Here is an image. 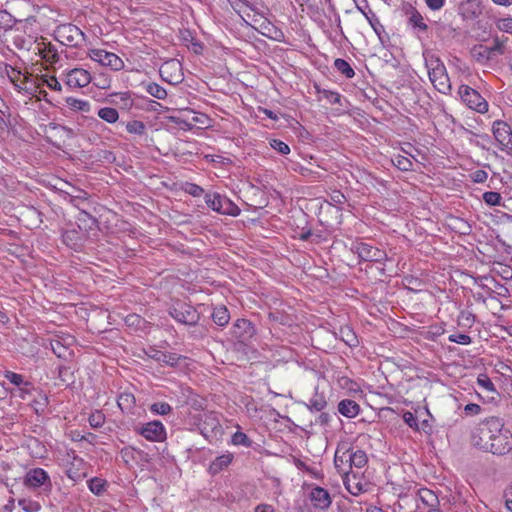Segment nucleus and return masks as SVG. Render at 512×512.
I'll list each match as a JSON object with an SVG mask.
<instances>
[{"label": "nucleus", "mask_w": 512, "mask_h": 512, "mask_svg": "<svg viewBox=\"0 0 512 512\" xmlns=\"http://www.w3.org/2000/svg\"><path fill=\"white\" fill-rule=\"evenodd\" d=\"M349 461L351 462V468H363L368 462V457L365 451L354 448L350 443Z\"/></svg>", "instance_id": "20"}, {"label": "nucleus", "mask_w": 512, "mask_h": 512, "mask_svg": "<svg viewBox=\"0 0 512 512\" xmlns=\"http://www.w3.org/2000/svg\"><path fill=\"white\" fill-rule=\"evenodd\" d=\"M425 3L431 10L437 11L444 6L445 0H425Z\"/></svg>", "instance_id": "59"}, {"label": "nucleus", "mask_w": 512, "mask_h": 512, "mask_svg": "<svg viewBox=\"0 0 512 512\" xmlns=\"http://www.w3.org/2000/svg\"><path fill=\"white\" fill-rule=\"evenodd\" d=\"M474 57L479 62H485L493 59L491 52H489L487 47L484 46H479L478 49H474Z\"/></svg>", "instance_id": "45"}, {"label": "nucleus", "mask_w": 512, "mask_h": 512, "mask_svg": "<svg viewBox=\"0 0 512 512\" xmlns=\"http://www.w3.org/2000/svg\"><path fill=\"white\" fill-rule=\"evenodd\" d=\"M43 83L47 85L51 90L60 92L62 90V85L57 80L55 76H44L43 77Z\"/></svg>", "instance_id": "50"}, {"label": "nucleus", "mask_w": 512, "mask_h": 512, "mask_svg": "<svg viewBox=\"0 0 512 512\" xmlns=\"http://www.w3.org/2000/svg\"><path fill=\"white\" fill-rule=\"evenodd\" d=\"M106 486V481L95 477L88 481V487L92 493L95 495H100L104 490Z\"/></svg>", "instance_id": "38"}, {"label": "nucleus", "mask_w": 512, "mask_h": 512, "mask_svg": "<svg viewBox=\"0 0 512 512\" xmlns=\"http://www.w3.org/2000/svg\"><path fill=\"white\" fill-rule=\"evenodd\" d=\"M186 191L194 197H200L204 193L203 188L196 184H189Z\"/></svg>", "instance_id": "58"}, {"label": "nucleus", "mask_w": 512, "mask_h": 512, "mask_svg": "<svg viewBox=\"0 0 512 512\" xmlns=\"http://www.w3.org/2000/svg\"><path fill=\"white\" fill-rule=\"evenodd\" d=\"M66 104L74 111H81L84 113H89L91 111V104L87 100H82L75 97H67Z\"/></svg>", "instance_id": "26"}, {"label": "nucleus", "mask_w": 512, "mask_h": 512, "mask_svg": "<svg viewBox=\"0 0 512 512\" xmlns=\"http://www.w3.org/2000/svg\"><path fill=\"white\" fill-rule=\"evenodd\" d=\"M481 406L475 403H469L464 407V412L467 415H478L481 413Z\"/></svg>", "instance_id": "57"}, {"label": "nucleus", "mask_w": 512, "mask_h": 512, "mask_svg": "<svg viewBox=\"0 0 512 512\" xmlns=\"http://www.w3.org/2000/svg\"><path fill=\"white\" fill-rule=\"evenodd\" d=\"M429 79L434 88L442 94H448L451 91V83L447 74L446 67L428 72Z\"/></svg>", "instance_id": "14"}, {"label": "nucleus", "mask_w": 512, "mask_h": 512, "mask_svg": "<svg viewBox=\"0 0 512 512\" xmlns=\"http://www.w3.org/2000/svg\"><path fill=\"white\" fill-rule=\"evenodd\" d=\"M341 334L342 340L350 347L355 346L357 344V337L349 327L341 329Z\"/></svg>", "instance_id": "44"}, {"label": "nucleus", "mask_w": 512, "mask_h": 512, "mask_svg": "<svg viewBox=\"0 0 512 512\" xmlns=\"http://www.w3.org/2000/svg\"><path fill=\"white\" fill-rule=\"evenodd\" d=\"M487 49L491 52L493 59L497 55H503L505 53L512 54V46L508 45L506 40L495 39L493 45L487 47Z\"/></svg>", "instance_id": "25"}, {"label": "nucleus", "mask_w": 512, "mask_h": 512, "mask_svg": "<svg viewBox=\"0 0 512 512\" xmlns=\"http://www.w3.org/2000/svg\"><path fill=\"white\" fill-rule=\"evenodd\" d=\"M393 165L401 171H410L413 169V162L408 157L397 154L391 159Z\"/></svg>", "instance_id": "32"}, {"label": "nucleus", "mask_w": 512, "mask_h": 512, "mask_svg": "<svg viewBox=\"0 0 512 512\" xmlns=\"http://www.w3.org/2000/svg\"><path fill=\"white\" fill-rule=\"evenodd\" d=\"M91 80L90 72L83 68H74L65 73V83L73 89L86 87Z\"/></svg>", "instance_id": "12"}, {"label": "nucleus", "mask_w": 512, "mask_h": 512, "mask_svg": "<svg viewBox=\"0 0 512 512\" xmlns=\"http://www.w3.org/2000/svg\"><path fill=\"white\" fill-rule=\"evenodd\" d=\"M4 377L13 385L20 387L22 385L29 386L30 383L25 381L23 376L21 374L12 372V371H6L4 373Z\"/></svg>", "instance_id": "39"}, {"label": "nucleus", "mask_w": 512, "mask_h": 512, "mask_svg": "<svg viewBox=\"0 0 512 512\" xmlns=\"http://www.w3.org/2000/svg\"><path fill=\"white\" fill-rule=\"evenodd\" d=\"M212 319L215 324L219 326H225L228 324L230 315L228 309L225 306H219L214 308L212 313Z\"/></svg>", "instance_id": "28"}, {"label": "nucleus", "mask_w": 512, "mask_h": 512, "mask_svg": "<svg viewBox=\"0 0 512 512\" xmlns=\"http://www.w3.org/2000/svg\"><path fill=\"white\" fill-rule=\"evenodd\" d=\"M149 410L154 415H167L171 413L172 407L167 402H155L150 405Z\"/></svg>", "instance_id": "36"}, {"label": "nucleus", "mask_w": 512, "mask_h": 512, "mask_svg": "<svg viewBox=\"0 0 512 512\" xmlns=\"http://www.w3.org/2000/svg\"><path fill=\"white\" fill-rule=\"evenodd\" d=\"M448 340L461 345H469L472 342L469 335L462 333L451 334L449 335Z\"/></svg>", "instance_id": "48"}, {"label": "nucleus", "mask_w": 512, "mask_h": 512, "mask_svg": "<svg viewBox=\"0 0 512 512\" xmlns=\"http://www.w3.org/2000/svg\"><path fill=\"white\" fill-rule=\"evenodd\" d=\"M505 505L508 510L512 511V485L505 494Z\"/></svg>", "instance_id": "64"}, {"label": "nucleus", "mask_w": 512, "mask_h": 512, "mask_svg": "<svg viewBox=\"0 0 512 512\" xmlns=\"http://www.w3.org/2000/svg\"><path fill=\"white\" fill-rule=\"evenodd\" d=\"M318 93L321 94V97L326 99L330 104H338L340 103V94L335 91L327 90V89H318Z\"/></svg>", "instance_id": "43"}, {"label": "nucleus", "mask_w": 512, "mask_h": 512, "mask_svg": "<svg viewBox=\"0 0 512 512\" xmlns=\"http://www.w3.org/2000/svg\"><path fill=\"white\" fill-rule=\"evenodd\" d=\"M18 506L25 512H39L41 510V504L29 498L18 499Z\"/></svg>", "instance_id": "33"}, {"label": "nucleus", "mask_w": 512, "mask_h": 512, "mask_svg": "<svg viewBox=\"0 0 512 512\" xmlns=\"http://www.w3.org/2000/svg\"><path fill=\"white\" fill-rule=\"evenodd\" d=\"M232 443L234 445H241L244 447H250L252 445V441L249 439V437L240 431H237L233 434Z\"/></svg>", "instance_id": "42"}, {"label": "nucleus", "mask_w": 512, "mask_h": 512, "mask_svg": "<svg viewBox=\"0 0 512 512\" xmlns=\"http://www.w3.org/2000/svg\"><path fill=\"white\" fill-rule=\"evenodd\" d=\"M233 460V455L231 453H225L219 457H217L209 466V471L212 474H217L222 471L224 468L228 467Z\"/></svg>", "instance_id": "23"}, {"label": "nucleus", "mask_w": 512, "mask_h": 512, "mask_svg": "<svg viewBox=\"0 0 512 512\" xmlns=\"http://www.w3.org/2000/svg\"><path fill=\"white\" fill-rule=\"evenodd\" d=\"M126 129L130 134L143 135L146 131V126L142 121L133 120L126 124Z\"/></svg>", "instance_id": "40"}, {"label": "nucleus", "mask_w": 512, "mask_h": 512, "mask_svg": "<svg viewBox=\"0 0 512 512\" xmlns=\"http://www.w3.org/2000/svg\"><path fill=\"white\" fill-rule=\"evenodd\" d=\"M51 348L53 350V352L57 355V357L59 358H62V357H65L66 355V347H64L60 341L58 340H54V341H51Z\"/></svg>", "instance_id": "54"}, {"label": "nucleus", "mask_w": 512, "mask_h": 512, "mask_svg": "<svg viewBox=\"0 0 512 512\" xmlns=\"http://www.w3.org/2000/svg\"><path fill=\"white\" fill-rule=\"evenodd\" d=\"M493 135L503 151L512 150V131L510 126L504 122L497 120L492 126Z\"/></svg>", "instance_id": "10"}, {"label": "nucleus", "mask_w": 512, "mask_h": 512, "mask_svg": "<svg viewBox=\"0 0 512 512\" xmlns=\"http://www.w3.org/2000/svg\"><path fill=\"white\" fill-rule=\"evenodd\" d=\"M55 38L61 44L69 47H81L86 40L84 32L70 23L59 25L55 30Z\"/></svg>", "instance_id": "3"}, {"label": "nucleus", "mask_w": 512, "mask_h": 512, "mask_svg": "<svg viewBox=\"0 0 512 512\" xmlns=\"http://www.w3.org/2000/svg\"><path fill=\"white\" fill-rule=\"evenodd\" d=\"M111 80L107 77L101 76L97 78L95 85L100 89H107L110 87Z\"/></svg>", "instance_id": "61"}, {"label": "nucleus", "mask_w": 512, "mask_h": 512, "mask_svg": "<svg viewBox=\"0 0 512 512\" xmlns=\"http://www.w3.org/2000/svg\"><path fill=\"white\" fill-rule=\"evenodd\" d=\"M117 403L122 411H127L133 407L135 397L131 393H123L119 396Z\"/></svg>", "instance_id": "37"}, {"label": "nucleus", "mask_w": 512, "mask_h": 512, "mask_svg": "<svg viewBox=\"0 0 512 512\" xmlns=\"http://www.w3.org/2000/svg\"><path fill=\"white\" fill-rule=\"evenodd\" d=\"M364 16L368 20L369 24L371 25L374 32L380 36V34L384 31V27L381 24L378 17L375 15V13L372 10H369V12H363Z\"/></svg>", "instance_id": "34"}, {"label": "nucleus", "mask_w": 512, "mask_h": 512, "mask_svg": "<svg viewBox=\"0 0 512 512\" xmlns=\"http://www.w3.org/2000/svg\"><path fill=\"white\" fill-rule=\"evenodd\" d=\"M8 76L17 88L23 89V84L27 79L26 76L21 79V72L14 68L11 69V73H8Z\"/></svg>", "instance_id": "49"}, {"label": "nucleus", "mask_w": 512, "mask_h": 512, "mask_svg": "<svg viewBox=\"0 0 512 512\" xmlns=\"http://www.w3.org/2000/svg\"><path fill=\"white\" fill-rule=\"evenodd\" d=\"M169 314L177 322L189 326L196 325L200 320L197 310L187 303H177L170 308Z\"/></svg>", "instance_id": "6"}, {"label": "nucleus", "mask_w": 512, "mask_h": 512, "mask_svg": "<svg viewBox=\"0 0 512 512\" xmlns=\"http://www.w3.org/2000/svg\"><path fill=\"white\" fill-rule=\"evenodd\" d=\"M148 356L159 363L171 367L177 366L180 361L184 359L181 355L176 353L163 352L156 349H150Z\"/></svg>", "instance_id": "17"}, {"label": "nucleus", "mask_w": 512, "mask_h": 512, "mask_svg": "<svg viewBox=\"0 0 512 512\" xmlns=\"http://www.w3.org/2000/svg\"><path fill=\"white\" fill-rule=\"evenodd\" d=\"M137 450L131 446L121 449L120 454L125 463H130L135 460V453Z\"/></svg>", "instance_id": "51"}, {"label": "nucleus", "mask_w": 512, "mask_h": 512, "mask_svg": "<svg viewBox=\"0 0 512 512\" xmlns=\"http://www.w3.org/2000/svg\"><path fill=\"white\" fill-rule=\"evenodd\" d=\"M254 512H275L273 506L269 504H259L255 507Z\"/></svg>", "instance_id": "63"}, {"label": "nucleus", "mask_w": 512, "mask_h": 512, "mask_svg": "<svg viewBox=\"0 0 512 512\" xmlns=\"http://www.w3.org/2000/svg\"><path fill=\"white\" fill-rule=\"evenodd\" d=\"M136 432L150 442H163L167 438L166 428L159 420L143 424Z\"/></svg>", "instance_id": "8"}, {"label": "nucleus", "mask_w": 512, "mask_h": 512, "mask_svg": "<svg viewBox=\"0 0 512 512\" xmlns=\"http://www.w3.org/2000/svg\"><path fill=\"white\" fill-rule=\"evenodd\" d=\"M331 200L337 204H342L345 202L346 198H345L344 194L341 193L340 191H335L331 195Z\"/></svg>", "instance_id": "62"}, {"label": "nucleus", "mask_w": 512, "mask_h": 512, "mask_svg": "<svg viewBox=\"0 0 512 512\" xmlns=\"http://www.w3.org/2000/svg\"><path fill=\"white\" fill-rule=\"evenodd\" d=\"M470 177L475 183H483L487 180L488 174L484 170H476L471 173Z\"/></svg>", "instance_id": "56"}, {"label": "nucleus", "mask_w": 512, "mask_h": 512, "mask_svg": "<svg viewBox=\"0 0 512 512\" xmlns=\"http://www.w3.org/2000/svg\"><path fill=\"white\" fill-rule=\"evenodd\" d=\"M458 12L464 19H475L482 12L481 4L479 0H463L458 6Z\"/></svg>", "instance_id": "16"}, {"label": "nucleus", "mask_w": 512, "mask_h": 512, "mask_svg": "<svg viewBox=\"0 0 512 512\" xmlns=\"http://www.w3.org/2000/svg\"><path fill=\"white\" fill-rule=\"evenodd\" d=\"M418 495L420 501L430 509L439 503L437 496L429 489H420Z\"/></svg>", "instance_id": "29"}, {"label": "nucleus", "mask_w": 512, "mask_h": 512, "mask_svg": "<svg viewBox=\"0 0 512 512\" xmlns=\"http://www.w3.org/2000/svg\"><path fill=\"white\" fill-rule=\"evenodd\" d=\"M270 146L282 155H287L290 153V147L279 139H272L270 141Z\"/></svg>", "instance_id": "47"}, {"label": "nucleus", "mask_w": 512, "mask_h": 512, "mask_svg": "<svg viewBox=\"0 0 512 512\" xmlns=\"http://www.w3.org/2000/svg\"><path fill=\"white\" fill-rule=\"evenodd\" d=\"M89 424L93 428H99L104 424V415L101 412L93 413L89 416Z\"/></svg>", "instance_id": "52"}, {"label": "nucleus", "mask_w": 512, "mask_h": 512, "mask_svg": "<svg viewBox=\"0 0 512 512\" xmlns=\"http://www.w3.org/2000/svg\"><path fill=\"white\" fill-rule=\"evenodd\" d=\"M97 115L103 121L114 124L119 120V113L115 108L112 107H103L100 108L97 112Z\"/></svg>", "instance_id": "27"}, {"label": "nucleus", "mask_w": 512, "mask_h": 512, "mask_svg": "<svg viewBox=\"0 0 512 512\" xmlns=\"http://www.w3.org/2000/svg\"><path fill=\"white\" fill-rule=\"evenodd\" d=\"M327 405L324 395L318 394L317 392L309 400L308 407L311 410L322 411Z\"/></svg>", "instance_id": "35"}, {"label": "nucleus", "mask_w": 512, "mask_h": 512, "mask_svg": "<svg viewBox=\"0 0 512 512\" xmlns=\"http://www.w3.org/2000/svg\"><path fill=\"white\" fill-rule=\"evenodd\" d=\"M423 57L428 72L445 67L440 57L431 50H425Z\"/></svg>", "instance_id": "22"}, {"label": "nucleus", "mask_w": 512, "mask_h": 512, "mask_svg": "<svg viewBox=\"0 0 512 512\" xmlns=\"http://www.w3.org/2000/svg\"><path fill=\"white\" fill-rule=\"evenodd\" d=\"M351 251L357 254L362 261L381 263L388 259V256L385 251L365 242L353 243Z\"/></svg>", "instance_id": "7"}, {"label": "nucleus", "mask_w": 512, "mask_h": 512, "mask_svg": "<svg viewBox=\"0 0 512 512\" xmlns=\"http://www.w3.org/2000/svg\"><path fill=\"white\" fill-rule=\"evenodd\" d=\"M349 451H350V442L349 441H340L337 444L335 455H334V465L337 472L342 476L344 484L347 490L353 494L357 495L362 491V487L358 484L355 488H352L349 484L348 475L351 472V462L349 461Z\"/></svg>", "instance_id": "2"}, {"label": "nucleus", "mask_w": 512, "mask_h": 512, "mask_svg": "<svg viewBox=\"0 0 512 512\" xmlns=\"http://www.w3.org/2000/svg\"><path fill=\"white\" fill-rule=\"evenodd\" d=\"M109 98L110 103L120 106L123 109H130L134 104L131 93L128 91L112 93L109 95Z\"/></svg>", "instance_id": "19"}, {"label": "nucleus", "mask_w": 512, "mask_h": 512, "mask_svg": "<svg viewBox=\"0 0 512 512\" xmlns=\"http://www.w3.org/2000/svg\"><path fill=\"white\" fill-rule=\"evenodd\" d=\"M409 13H410V16L408 19V24L414 29H419L420 31H423V32L427 31L428 26L425 23L424 18L420 14V12L410 6Z\"/></svg>", "instance_id": "24"}, {"label": "nucleus", "mask_w": 512, "mask_h": 512, "mask_svg": "<svg viewBox=\"0 0 512 512\" xmlns=\"http://www.w3.org/2000/svg\"><path fill=\"white\" fill-rule=\"evenodd\" d=\"M471 444L484 452L506 455L512 450V433L503 419L491 416L480 421L471 432Z\"/></svg>", "instance_id": "1"}, {"label": "nucleus", "mask_w": 512, "mask_h": 512, "mask_svg": "<svg viewBox=\"0 0 512 512\" xmlns=\"http://www.w3.org/2000/svg\"><path fill=\"white\" fill-rule=\"evenodd\" d=\"M458 94L462 102L470 109L478 113H486L488 111V102L480 95V93L468 85H461Z\"/></svg>", "instance_id": "5"}, {"label": "nucleus", "mask_w": 512, "mask_h": 512, "mask_svg": "<svg viewBox=\"0 0 512 512\" xmlns=\"http://www.w3.org/2000/svg\"><path fill=\"white\" fill-rule=\"evenodd\" d=\"M238 328H244V329H248V331H246V333L248 335H251L253 333V327L251 326V323L250 321L246 320V319H238L236 321V324H235Z\"/></svg>", "instance_id": "60"}, {"label": "nucleus", "mask_w": 512, "mask_h": 512, "mask_svg": "<svg viewBox=\"0 0 512 512\" xmlns=\"http://www.w3.org/2000/svg\"><path fill=\"white\" fill-rule=\"evenodd\" d=\"M24 485L33 489L43 486L49 489L52 487L49 474L42 468H33L27 471L24 477Z\"/></svg>", "instance_id": "11"}, {"label": "nucleus", "mask_w": 512, "mask_h": 512, "mask_svg": "<svg viewBox=\"0 0 512 512\" xmlns=\"http://www.w3.org/2000/svg\"><path fill=\"white\" fill-rule=\"evenodd\" d=\"M338 411L345 417L354 418L360 412V406L351 399H344L338 404Z\"/></svg>", "instance_id": "21"}, {"label": "nucleus", "mask_w": 512, "mask_h": 512, "mask_svg": "<svg viewBox=\"0 0 512 512\" xmlns=\"http://www.w3.org/2000/svg\"><path fill=\"white\" fill-rule=\"evenodd\" d=\"M501 199L500 193L495 191H488L483 194V201L489 206H499Z\"/></svg>", "instance_id": "41"}, {"label": "nucleus", "mask_w": 512, "mask_h": 512, "mask_svg": "<svg viewBox=\"0 0 512 512\" xmlns=\"http://www.w3.org/2000/svg\"><path fill=\"white\" fill-rule=\"evenodd\" d=\"M204 198L207 206L219 214L237 216L240 213L235 203L219 193H207Z\"/></svg>", "instance_id": "4"}, {"label": "nucleus", "mask_w": 512, "mask_h": 512, "mask_svg": "<svg viewBox=\"0 0 512 512\" xmlns=\"http://www.w3.org/2000/svg\"><path fill=\"white\" fill-rule=\"evenodd\" d=\"M497 27L501 31L512 33V18H503L498 20Z\"/></svg>", "instance_id": "55"}, {"label": "nucleus", "mask_w": 512, "mask_h": 512, "mask_svg": "<svg viewBox=\"0 0 512 512\" xmlns=\"http://www.w3.org/2000/svg\"><path fill=\"white\" fill-rule=\"evenodd\" d=\"M35 53L50 64H54L59 61V54L56 47L43 40L36 44Z\"/></svg>", "instance_id": "18"}, {"label": "nucleus", "mask_w": 512, "mask_h": 512, "mask_svg": "<svg viewBox=\"0 0 512 512\" xmlns=\"http://www.w3.org/2000/svg\"><path fill=\"white\" fill-rule=\"evenodd\" d=\"M403 420L410 428H413L416 431L419 430L417 417L412 412H405Z\"/></svg>", "instance_id": "53"}, {"label": "nucleus", "mask_w": 512, "mask_h": 512, "mask_svg": "<svg viewBox=\"0 0 512 512\" xmlns=\"http://www.w3.org/2000/svg\"><path fill=\"white\" fill-rule=\"evenodd\" d=\"M477 383L483 390L495 392L494 384L487 375L480 374L477 378Z\"/></svg>", "instance_id": "46"}, {"label": "nucleus", "mask_w": 512, "mask_h": 512, "mask_svg": "<svg viewBox=\"0 0 512 512\" xmlns=\"http://www.w3.org/2000/svg\"><path fill=\"white\" fill-rule=\"evenodd\" d=\"M310 500L315 508L321 510L328 509L332 503L329 492L319 486L312 488L310 492Z\"/></svg>", "instance_id": "15"}, {"label": "nucleus", "mask_w": 512, "mask_h": 512, "mask_svg": "<svg viewBox=\"0 0 512 512\" xmlns=\"http://www.w3.org/2000/svg\"><path fill=\"white\" fill-rule=\"evenodd\" d=\"M181 63L177 60H169L160 67L161 77L170 84H177L182 81Z\"/></svg>", "instance_id": "13"}, {"label": "nucleus", "mask_w": 512, "mask_h": 512, "mask_svg": "<svg viewBox=\"0 0 512 512\" xmlns=\"http://www.w3.org/2000/svg\"><path fill=\"white\" fill-rule=\"evenodd\" d=\"M89 57L93 61L98 62L102 66L109 67L114 71H120L124 68V62L119 56L103 49L90 50Z\"/></svg>", "instance_id": "9"}, {"label": "nucleus", "mask_w": 512, "mask_h": 512, "mask_svg": "<svg viewBox=\"0 0 512 512\" xmlns=\"http://www.w3.org/2000/svg\"><path fill=\"white\" fill-rule=\"evenodd\" d=\"M145 91L151 96L163 100L167 97V91L164 87L155 82H149L144 85Z\"/></svg>", "instance_id": "30"}, {"label": "nucleus", "mask_w": 512, "mask_h": 512, "mask_svg": "<svg viewBox=\"0 0 512 512\" xmlns=\"http://www.w3.org/2000/svg\"><path fill=\"white\" fill-rule=\"evenodd\" d=\"M334 67L337 69L338 72L343 74L346 78L350 79L353 78L355 75L354 69L351 67V65L344 59L337 58L334 61Z\"/></svg>", "instance_id": "31"}]
</instances>
